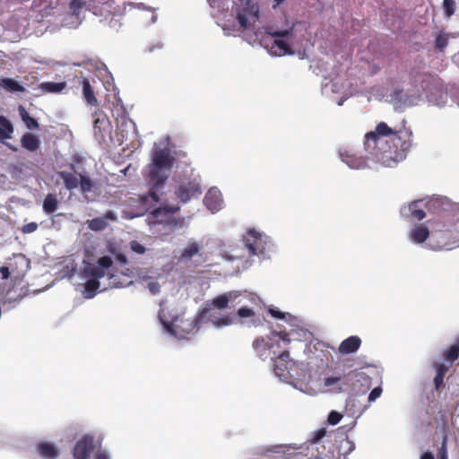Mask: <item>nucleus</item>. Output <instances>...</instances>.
<instances>
[{
    "mask_svg": "<svg viewBox=\"0 0 459 459\" xmlns=\"http://www.w3.org/2000/svg\"><path fill=\"white\" fill-rule=\"evenodd\" d=\"M173 157L169 149H158L152 153V163L149 165L150 189L145 195L139 197V211L131 214L130 219L147 214L146 222L150 227L161 226L164 230H173L181 223L178 216L180 212L179 205L161 204L154 207L163 194L164 185L173 166Z\"/></svg>",
    "mask_w": 459,
    "mask_h": 459,
    "instance_id": "1",
    "label": "nucleus"
},
{
    "mask_svg": "<svg viewBox=\"0 0 459 459\" xmlns=\"http://www.w3.org/2000/svg\"><path fill=\"white\" fill-rule=\"evenodd\" d=\"M364 150L368 158L385 167L403 161L412 146V132L403 126H389L385 122L377 124L374 130L365 134Z\"/></svg>",
    "mask_w": 459,
    "mask_h": 459,
    "instance_id": "2",
    "label": "nucleus"
},
{
    "mask_svg": "<svg viewBox=\"0 0 459 459\" xmlns=\"http://www.w3.org/2000/svg\"><path fill=\"white\" fill-rule=\"evenodd\" d=\"M113 264L112 258L108 255L98 259L97 264L87 263L82 270V275L87 278L84 283L83 295L86 299H92L100 288L99 280L105 275L107 269Z\"/></svg>",
    "mask_w": 459,
    "mask_h": 459,
    "instance_id": "3",
    "label": "nucleus"
},
{
    "mask_svg": "<svg viewBox=\"0 0 459 459\" xmlns=\"http://www.w3.org/2000/svg\"><path fill=\"white\" fill-rule=\"evenodd\" d=\"M216 308L210 307L203 308L196 316L191 321H181L184 325H177L182 329L183 332L189 333L195 329H198L203 324L211 323L217 328H221L233 324L234 318L230 315H221Z\"/></svg>",
    "mask_w": 459,
    "mask_h": 459,
    "instance_id": "4",
    "label": "nucleus"
},
{
    "mask_svg": "<svg viewBox=\"0 0 459 459\" xmlns=\"http://www.w3.org/2000/svg\"><path fill=\"white\" fill-rule=\"evenodd\" d=\"M281 342L284 344V347L289 345L290 342L289 333L285 331H273L268 336V341H265L263 337H258L253 342L252 347L261 359H273L274 356L280 352Z\"/></svg>",
    "mask_w": 459,
    "mask_h": 459,
    "instance_id": "5",
    "label": "nucleus"
},
{
    "mask_svg": "<svg viewBox=\"0 0 459 459\" xmlns=\"http://www.w3.org/2000/svg\"><path fill=\"white\" fill-rule=\"evenodd\" d=\"M432 237L451 240L452 243L459 241V218L456 213L444 212L431 222Z\"/></svg>",
    "mask_w": 459,
    "mask_h": 459,
    "instance_id": "6",
    "label": "nucleus"
},
{
    "mask_svg": "<svg viewBox=\"0 0 459 459\" xmlns=\"http://www.w3.org/2000/svg\"><path fill=\"white\" fill-rule=\"evenodd\" d=\"M272 360L273 361V371L276 376L282 379L293 377L291 371L295 368L296 362L290 358V352L287 350L281 347L280 352Z\"/></svg>",
    "mask_w": 459,
    "mask_h": 459,
    "instance_id": "7",
    "label": "nucleus"
},
{
    "mask_svg": "<svg viewBox=\"0 0 459 459\" xmlns=\"http://www.w3.org/2000/svg\"><path fill=\"white\" fill-rule=\"evenodd\" d=\"M245 247L248 250L249 255H259L264 254L265 242L263 239L262 235L250 229L243 238Z\"/></svg>",
    "mask_w": 459,
    "mask_h": 459,
    "instance_id": "8",
    "label": "nucleus"
},
{
    "mask_svg": "<svg viewBox=\"0 0 459 459\" xmlns=\"http://www.w3.org/2000/svg\"><path fill=\"white\" fill-rule=\"evenodd\" d=\"M202 194L200 185L195 180L180 185L176 192V196L181 203H187L191 198H196Z\"/></svg>",
    "mask_w": 459,
    "mask_h": 459,
    "instance_id": "9",
    "label": "nucleus"
},
{
    "mask_svg": "<svg viewBox=\"0 0 459 459\" xmlns=\"http://www.w3.org/2000/svg\"><path fill=\"white\" fill-rule=\"evenodd\" d=\"M241 295V292L238 290H230L224 292L217 297H215L208 307L212 308H216L219 310H223L227 307H230V303H233L236 299Z\"/></svg>",
    "mask_w": 459,
    "mask_h": 459,
    "instance_id": "10",
    "label": "nucleus"
},
{
    "mask_svg": "<svg viewBox=\"0 0 459 459\" xmlns=\"http://www.w3.org/2000/svg\"><path fill=\"white\" fill-rule=\"evenodd\" d=\"M93 450L92 438L83 437L78 440L74 447L73 455L74 459H89Z\"/></svg>",
    "mask_w": 459,
    "mask_h": 459,
    "instance_id": "11",
    "label": "nucleus"
},
{
    "mask_svg": "<svg viewBox=\"0 0 459 459\" xmlns=\"http://www.w3.org/2000/svg\"><path fill=\"white\" fill-rule=\"evenodd\" d=\"M369 377L361 371L358 370H351L343 377V384L347 385H351L353 390L358 388L357 383H363L367 385L369 384Z\"/></svg>",
    "mask_w": 459,
    "mask_h": 459,
    "instance_id": "12",
    "label": "nucleus"
},
{
    "mask_svg": "<svg viewBox=\"0 0 459 459\" xmlns=\"http://www.w3.org/2000/svg\"><path fill=\"white\" fill-rule=\"evenodd\" d=\"M79 83L82 86V97L86 103L90 106L96 107L99 105L98 99L95 96L93 86L87 77H80Z\"/></svg>",
    "mask_w": 459,
    "mask_h": 459,
    "instance_id": "13",
    "label": "nucleus"
},
{
    "mask_svg": "<svg viewBox=\"0 0 459 459\" xmlns=\"http://www.w3.org/2000/svg\"><path fill=\"white\" fill-rule=\"evenodd\" d=\"M361 345V339L352 335L343 340L338 347V352L342 355L355 353Z\"/></svg>",
    "mask_w": 459,
    "mask_h": 459,
    "instance_id": "14",
    "label": "nucleus"
},
{
    "mask_svg": "<svg viewBox=\"0 0 459 459\" xmlns=\"http://www.w3.org/2000/svg\"><path fill=\"white\" fill-rule=\"evenodd\" d=\"M201 248L202 246L199 243L195 241L189 242L178 257V262H186L192 259L199 254Z\"/></svg>",
    "mask_w": 459,
    "mask_h": 459,
    "instance_id": "15",
    "label": "nucleus"
},
{
    "mask_svg": "<svg viewBox=\"0 0 459 459\" xmlns=\"http://www.w3.org/2000/svg\"><path fill=\"white\" fill-rule=\"evenodd\" d=\"M21 145L29 152H36L40 146L39 137L33 134L26 133L21 138Z\"/></svg>",
    "mask_w": 459,
    "mask_h": 459,
    "instance_id": "16",
    "label": "nucleus"
},
{
    "mask_svg": "<svg viewBox=\"0 0 459 459\" xmlns=\"http://www.w3.org/2000/svg\"><path fill=\"white\" fill-rule=\"evenodd\" d=\"M204 203L210 211L215 212L221 209V198L215 191L210 190L205 195Z\"/></svg>",
    "mask_w": 459,
    "mask_h": 459,
    "instance_id": "17",
    "label": "nucleus"
},
{
    "mask_svg": "<svg viewBox=\"0 0 459 459\" xmlns=\"http://www.w3.org/2000/svg\"><path fill=\"white\" fill-rule=\"evenodd\" d=\"M258 7L255 4L251 5L248 8H245L243 11L238 12L237 14V20L243 29L248 28V20L247 15H252L254 17L258 16Z\"/></svg>",
    "mask_w": 459,
    "mask_h": 459,
    "instance_id": "18",
    "label": "nucleus"
},
{
    "mask_svg": "<svg viewBox=\"0 0 459 459\" xmlns=\"http://www.w3.org/2000/svg\"><path fill=\"white\" fill-rule=\"evenodd\" d=\"M429 236V230L423 224L416 225L411 232V239L418 244L423 243Z\"/></svg>",
    "mask_w": 459,
    "mask_h": 459,
    "instance_id": "19",
    "label": "nucleus"
},
{
    "mask_svg": "<svg viewBox=\"0 0 459 459\" xmlns=\"http://www.w3.org/2000/svg\"><path fill=\"white\" fill-rule=\"evenodd\" d=\"M37 448L39 455L45 459H55L59 454L58 449L49 443H39Z\"/></svg>",
    "mask_w": 459,
    "mask_h": 459,
    "instance_id": "20",
    "label": "nucleus"
},
{
    "mask_svg": "<svg viewBox=\"0 0 459 459\" xmlns=\"http://www.w3.org/2000/svg\"><path fill=\"white\" fill-rule=\"evenodd\" d=\"M58 176L62 178L66 189L74 190L78 187L80 178H78L75 174L67 171H60L58 172Z\"/></svg>",
    "mask_w": 459,
    "mask_h": 459,
    "instance_id": "21",
    "label": "nucleus"
},
{
    "mask_svg": "<svg viewBox=\"0 0 459 459\" xmlns=\"http://www.w3.org/2000/svg\"><path fill=\"white\" fill-rule=\"evenodd\" d=\"M66 87L65 82H45L39 84V89L45 93H59Z\"/></svg>",
    "mask_w": 459,
    "mask_h": 459,
    "instance_id": "22",
    "label": "nucleus"
},
{
    "mask_svg": "<svg viewBox=\"0 0 459 459\" xmlns=\"http://www.w3.org/2000/svg\"><path fill=\"white\" fill-rule=\"evenodd\" d=\"M13 126L12 123L4 116H0V142L12 138Z\"/></svg>",
    "mask_w": 459,
    "mask_h": 459,
    "instance_id": "23",
    "label": "nucleus"
},
{
    "mask_svg": "<svg viewBox=\"0 0 459 459\" xmlns=\"http://www.w3.org/2000/svg\"><path fill=\"white\" fill-rule=\"evenodd\" d=\"M19 114L28 129H39V125L38 121L34 117H30L26 108L22 105L19 106Z\"/></svg>",
    "mask_w": 459,
    "mask_h": 459,
    "instance_id": "24",
    "label": "nucleus"
},
{
    "mask_svg": "<svg viewBox=\"0 0 459 459\" xmlns=\"http://www.w3.org/2000/svg\"><path fill=\"white\" fill-rule=\"evenodd\" d=\"M58 208V200L54 194H48L43 201V210L46 213H52Z\"/></svg>",
    "mask_w": 459,
    "mask_h": 459,
    "instance_id": "25",
    "label": "nucleus"
},
{
    "mask_svg": "<svg viewBox=\"0 0 459 459\" xmlns=\"http://www.w3.org/2000/svg\"><path fill=\"white\" fill-rule=\"evenodd\" d=\"M437 375L434 378L435 388L438 390L444 384V377L448 371V367L444 364H436Z\"/></svg>",
    "mask_w": 459,
    "mask_h": 459,
    "instance_id": "26",
    "label": "nucleus"
},
{
    "mask_svg": "<svg viewBox=\"0 0 459 459\" xmlns=\"http://www.w3.org/2000/svg\"><path fill=\"white\" fill-rule=\"evenodd\" d=\"M420 201H413L409 204V211L414 220L421 221L426 217V212L420 207Z\"/></svg>",
    "mask_w": 459,
    "mask_h": 459,
    "instance_id": "27",
    "label": "nucleus"
},
{
    "mask_svg": "<svg viewBox=\"0 0 459 459\" xmlns=\"http://www.w3.org/2000/svg\"><path fill=\"white\" fill-rule=\"evenodd\" d=\"M341 156L342 160L352 169H359L364 163L361 159L356 158L355 155L351 154L348 152L341 153Z\"/></svg>",
    "mask_w": 459,
    "mask_h": 459,
    "instance_id": "28",
    "label": "nucleus"
},
{
    "mask_svg": "<svg viewBox=\"0 0 459 459\" xmlns=\"http://www.w3.org/2000/svg\"><path fill=\"white\" fill-rule=\"evenodd\" d=\"M0 85L10 91L22 92L24 91V88L18 82L11 78L2 79Z\"/></svg>",
    "mask_w": 459,
    "mask_h": 459,
    "instance_id": "29",
    "label": "nucleus"
},
{
    "mask_svg": "<svg viewBox=\"0 0 459 459\" xmlns=\"http://www.w3.org/2000/svg\"><path fill=\"white\" fill-rule=\"evenodd\" d=\"M449 38H450V34H448V33H439L435 38V50L437 52H444L445 48L448 45Z\"/></svg>",
    "mask_w": 459,
    "mask_h": 459,
    "instance_id": "30",
    "label": "nucleus"
},
{
    "mask_svg": "<svg viewBox=\"0 0 459 459\" xmlns=\"http://www.w3.org/2000/svg\"><path fill=\"white\" fill-rule=\"evenodd\" d=\"M277 47L279 52L277 53L278 56H285V55H292L293 51L291 50L290 45L281 39H276L273 41V47Z\"/></svg>",
    "mask_w": 459,
    "mask_h": 459,
    "instance_id": "31",
    "label": "nucleus"
},
{
    "mask_svg": "<svg viewBox=\"0 0 459 459\" xmlns=\"http://www.w3.org/2000/svg\"><path fill=\"white\" fill-rule=\"evenodd\" d=\"M80 181L79 186L82 194H86L92 191L94 186L93 181L87 176L79 174Z\"/></svg>",
    "mask_w": 459,
    "mask_h": 459,
    "instance_id": "32",
    "label": "nucleus"
},
{
    "mask_svg": "<svg viewBox=\"0 0 459 459\" xmlns=\"http://www.w3.org/2000/svg\"><path fill=\"white\" fill-rule=\"evenodd\" d=\"M108 222L102 217H98L89 221V228L95 231L103 230L107 228Z\"/></svg>",
    "mask_w": 459,
    "mask_h": 459,
    "instance_id": "33",
    "label": "nucleus"
},
{
    "mask_svg": "<svg viewBox=\"0 0 459 459\" xmlns=\"http://www.w3.org/2000/svg\"><path fill=\"white\" fill-rule=\"evenodd\" d=\"M86 4L87 0H71L69 3V9L74 15H79Z\"/></svg>",
    "mask_w": 459,
    "mask_h": 459,
    "instance_id": "34",
    "label": "nucleus"
},
{
    "mask_svg": "<svg viewBox=\"0 0 459 459\" xmlns=\"http://www.w3.org/2000/svg\"><path fill=\"white\" fill-rule=\"evenodd\" d=\"M459 357V347L455 343L453 344L445 353L444 358L450 361L454 362Z\"/></svg>",
    "mask_w": 459,
    "mask_h": 459,
    "instance_id": "35",
    "label": "nucleus"
},
{
    "mask_svg": "<svg viewBox=\"0 0 459 459\" xmlns=\"http://www.w3.org/2000/svg\"><path fill=\"white\" fill-rule=\"evenodd\" d=\"M293 28L287 29V30H273V28H268L266 30V33L271 35L273 38H286L289 35L292 34Z\"/></svg>",
    "mask_w": 459,
    "mask_h": 459,
    "instance_id": "36",
    "label": "nucleus"
},
{
    "mask_svg": "<svg viewBox=\"0 0 459 459\" xmlns=\"http://www.w3.org/2000/svg\"><path fill=\"white\" fill-rule=\"evenodd\" d=\"M437 457L438 459H448L447 453V436L444 435L441 446L437 450Z\"/></svg>",
    "mask_w": 459,
    "mask_h": 459,
    "instance_id": "37",
    "label": "nucleus"
},
{
    "mask_svg": "<svg viewBox=\"0 0 459 459\" xmlns=\"http://www.w3.org/2000/svg\"><path fill=\"white\" fill-rule=\"evenodd\" d=\"M443 8L447 17L452 16L455 11V0H443Z\"/></svg>",
    "mask_w": 459,
    "mask_h": 459,
    "instance_id": "38",
    "label": "nucleus"
},
{
    "mask_svg": "<svg viewBox=\"0 0 459 459\" xmlns=\"http://www.w3.org/2000/svg\"><path fill=\"white\" fill-rule=\"evenodd\" d=\"M326 435V429L325 428H322L320 429H317L315 431L311 437L309 438V442L311 444H316L318 443Z\"/></svg>",
    "mask_w": 459,
    "mask_h": 459,
    "instance_id": "39",
    "label": "nucleus"
},
{
    "mask_svg": "<svg viewBox=\"0 0 459 459\" xmlns=\"http://www.w3.org/2000/svg\"><path fill=\"white\" fill-rule=\"evenodd\" d=\"M342 419V415L340 412L332 411L328 415L327 421L331 425H336L341 421Z\"/></svg>",
    "mask_w": 459,
    "mask_h": 459,
    "instance_id": "40",
    "label": "nucleus"
},
{
    "mask_svg": "<svg viewBox=\"0 0 459 459\" xmlns=\"http://www.w3.org/2000/svg\"><path fill=\"white\" fill-rule=\"evenodd\" d=\"M237 315L239 317H251L255 315V312L253 309L248 308L247 307H243L238 309Z\"/></svg>",
    "mask_w": 459,
    "mask_h": 459,
    "instance_id": "41",
    "label": "nucleus"
},
{
    "mask_svg": "<svg viewBox=\"0 0 459 459\" xmlns=\"http://www.w3.org/2000/svg\"><path fill=\"white\" fill-rule=\"evenodd\" d=\"M37 229H38V224L36 222H30V223L23 225L21 229V231L23 234H30V233L36 231Z\"/></svg>",
    "mask_w": 459,
    "mask_h": 459,
    "instance_id": "42",
    "label": "nucleus"
},
{
    "mask_svg": "<svg viewBox=\"0 0 459 459\" xmlns=\"http://www.w3.org/2000/svg\"><path fill=\"white\" fill-rule=\"evenodd\" d=\"M131 249L135 252L136 254H143L146 250V248L140 244L139 242L134 240L130 243Z\"/></svg>",
    "mask_w": 459,
    "mask_h": 459,
    "instance_id": "43",
    "label": "nucleus"
},
{
    "mask_svg": "<svg viewBox=\"0 0 459 459\" xmlns=\"http://www.w3.org/2000/svg\"><path fill=\"white\" fill-rule=\"evenodd\" d=\"M342 379V377H328L325 378L324 384L325 386L331 387L332 385L339 383Z\"/></svg>",
    "mask_w": 459,
    "mask_h": 459,
    "instance_id": "44",
    "label": "nucleus"
},
{
    "mask_svg": "<svg viewBox=\"0 0 459 459\" xmlns=\"http://www.w3.org/2000/svg\"><path fill=\"white\" fill-rule=\"evenodd\" d=\"M382 394V388L381 387H375L371 390L368 395V402H374L376 401Z\"/></svg>",
    "mask_w": 459,
    "mask_h": 459,
    "instance_id": "45",
    "label": "nucleus"
},
{
    "mask_svg": "<svg viewBox=\"0 0 459 459\" xmlns=\"http://www.w3.org/2000/svg\"><path fill=\"white\" fill-rule=\"evenodd\" d=\"M147 288L153 295L158 294L160 291V286L157 281H150L147 284Z\"/></svg>",
    "mask_w": 459,
    "mask_h": 459,
    "instance_id": "46",
    "label": "nucleus"
},
{
    "mask_svg": "<svg viewBox=\"0 0 459 459\" xmlns=\"http://www.w3.org/2000/svg\"><path fill=\"white\" fill-rule=\"evenodd\" d=\"M268 312L273 317H275L278 319H284L286 316L285 313L278 310L277 308H269Z\"/></svg>",
    "mask_w": 459,
    "mask_h": 459,
    "instance_id": "47",
    "label": "nucleus"
},
{
    "mask_svg": "<svg viewBox=\"0 0 459 459\" xmlns=\"http://www.w3.org/2000/svg\"><path fill=\"white\" fill-rule=\"evenodd\" d=\"M102 218L105 219V221H107L108 220L117 221V216L112 211L107 212Z\"/></svg>",
    "mask_w": 459,
    "mask_h": 459,
    "instance_id": "48",
    "label": "nucleus"
},
{
    "mask_svg": "<svg viewBox=\"0 0 459 459\" xmlns=\"http://www.w3.org/2000/svg\"><path fill=\"white\" fill-rule=\"evenodd\" d=\"M420 459H435V457L431 452H424L420 455Z\"/></svg>",
    "mask_w": 459,
    "mask_h": 459,
    "instance_id": "49",
    "label": "nucleus"
},
{
    "mask_svg": "<svg viewBox=\"0 0 459 459\" xmlns=\"http://www.w3.org/2000/svg\"><path fill=\"white\" fill-rule=\"evenodd\" d=\"M104 122H105V118H100V117L95 118L94 121H93L94 128H100L99 125H100V124H102Z\"/></svg>",
    "mask_w": 459,
    "mask_h": 459,
    "instance_id": "50",
    "label": "nucleus"
},
{
    "mask_svg": "<svg viewBox=\"0 0 459 459\" xmlns=\"http://www.w3.org/2000/svg\"><path fill=\"white\" fill-rule=\"evenodd\" d=\"M95 459H109L106 453L100 452L95 455Z\"/></svg>",
    "mask_w": 459,
    "mask_h": 459,
    "instance_id": "51",
    "label": "nucleus"
},
{
    "mask_svg": "<svg viewBox=\"0 0 459 459\" xmlns=\"http://www.w3.org/2000/svg\"><path fill=\"white\" fill-rule=\"evenodd\" d=\"M0 272L3 273L4 278H7L9 276V270L7 267H5V266L1 267Z\"/></svg>",
    "mask_w": 459,
    "mask_h": 459,
    "instance_id": "52",
    "label": "nucleus"
},
{
    "mask_svg": "<svg viewBox=\"0 0 459 459\" xmlns=\"http://www.w3.org/2000/svg\"><path fill=\"white\" fill-rule=\"evenodd\" d=\"M447 245H448V242L445 241V242L441 243L438 247H446Z\"/></svg>",
    "mask_w": 459,
    "mask_h": 459,
    "instance_id": "53",
    "label": "nucleus"
},
{
    "mask_svg": "<svg viewBox=\"0 0 459 459\" xmlns=\"http://www.w3.org/2000/svg\"><path fill=\"white\" fill-rule=\"evenodd\" d=\"M333 390H334L336 392H342V387L339 385L338 387L333 388Z\"/></svg>",
    "mask_w": 459,
    "mask_h": 459,
    "instance_id": "54",
    "label": "nucleus"
},
{
    "mask_svg": "<svg viewBox=\"0 0 459 459\" xmlns=\"http://www.w3.org/2000/svg\"><path fill=\"white\" fill-rule=\"evenodd\" d=\"M455 344L459 347V336H458V339H457Z\"/></svg>",
    "mask_w": 459,
    "mask_h": 459,
    "instance_id": "55",
    "label": "nucleus"
},
{
    "mask_svg": "<svg viewBox=\"0 0 459 459\" xmlns=\"http://www.w3.org/2000/svg\"><path fill=\"white\" fill-rule=\"evenodd\" d=\"M164 325H166L167 329L169 330V326L167 324H164Z\"/></svg>",
    "mask_w": 459,
    "mask_h": 459,
    "instance_id": "56",
    "label": "nucleus"
},
{
    "mask_svg": "<svg viewBox=\"0 0 459 459\" xmlns=\"http://www.w3.org/2000/svg\"><path fill=\"white\" fill-rule=\"evenodd\" d=\"M248 3H249V0H247V4H248Z\"/></svg>",
    "mask_w": 459,
    "mask_h": 459,
    "instance_id": "57",
    "label": "nucleus"
}]
</instances>
